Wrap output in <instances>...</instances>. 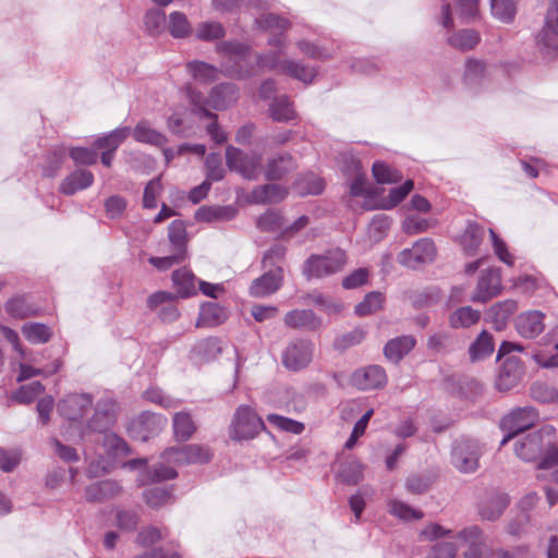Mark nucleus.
<instances>
[{
  "label": "nucleus",
  "instance_id": "9",
  "mask_svg": "<svg viewBox=\"0 0 558 558\" xmlns=\"http://www.w3.org/2000/svg\"><path fill=\"white\" fill-rule=\"evenodd\" d=\"M538 420L537 411L532 407L518 408L505 415L500 421V428L507 434L500 441L505 446L519 433L532 427Z\"/></svg>",
  "mask_w": 558,
  "mask_h": 558
},
{
  "label": "nucleus",
  "instance_id": "61",
  "mask_svg": "<svg viewBox=\"0 0 558 558\" xmlns=\"http://www.w3.org/2000/svg\"><path fill=\"white\" fill-rule=\"evenodd\" d=\"M172 497V493L167 487H151L144 492V499L153 508L161 507Z\"/></svg>",
  "mask_w": 558,
  "mask_h": 558
},
{
  "label": "nucleus",
  "instance_id": "51",
  "mask_svg": "<svg viewBox=\"0 0 558 558\" xmlns=\"http://www.w3.org/2000/svg\"><path fill=\"white\" fill-rule=\"evenodd\" d=\"M490 11L494 17L502 23L513 21L517 7L513 0H490Z\"/></svg>",
  "mask_w": 558,
  "mask_h": 558
},
{
  "label": "nucleus",
  "instance_id": "45",
  "mask_svg": "<svg viewBox=\"0 0 558 558\" xmlns=\"http://www.w3.org/2000/svg\"><path fill=\"white\" fill-rule=\"evenodd\" d=\"M324 187L323 179L314 173L301 177L294 184L295 192L301 196L320 194Z\"/></svg>",
  "mask_w": 558,
  "mask_h": 558
},
{
  "label": "nucleus",
  "instance_id": "10",
  "mask_svg": "<svg viewBox=\"0 0 558 558\" xmlns=\"http://www.w3.org/2000/svg\"><path fill=\"white\" fill-rule=\"evenodd\" d=\"M116 421V402L111 398H101L95 405V411L86 427L82 430L84 437L88 433L106 434Z\"/></svg>",
  "mask_w": 558,
  "mask_h": 558
},
{
  "label": "nucleus",
  "instance_id": "62",
  "mask_svg": "<svg viewBox=\"0 0 558 558\" xmlns=\"http://www.w3.org/2000/svg\"><path fill=\"white\" fill-rule=\"evenodd\" d=\"M366 336V331L361 327H355L351 331L341 335L335 339V348L337 350H345L350 347L361 343Z\"/></svg>",
  "mask_w": 558,
  "mask_h": 558
},
{
  "label": "nucleus",
  "instance_id": "29",
  "mask_svg": "<svg viewBox=\"0 0 558 558\" xmlns=\"http://www.w3.org/2000/svg\"><path fill=\"white\" fill-rule=\"evenodd\" d=\"M287 195V189L272 183L255 187L250 195V199L255 204H272L281 202Z\"/></svg>",
  "mask_w": 558,
  "mask_h": 558
},
{
  "label": "nucleus",
  "instance_id": "25",
  "mask_svg": "<svg viewBox=\"0 0 558 558\" xmlns=\"http://www.w3.org/2000/svg\"><path fill=\"white\" fill-rule=\"evenodd\" d=\"M295 168L296 162L294 158L289 154H281L267 161L265 178L269 181H277Z\"/></svg>",
  "mask_w": 558,
  "mask_h": 558
},
{
  "label": "nucleus",
  "instance_id": "34",
  "mask_svg": "<svg viewBox=\"0 0 558 558\" xmlns=\"http://www.w3.org/2000/svg\"><path fill=\"white\" fill-rule=\"evenodd\" d=\"M189 73L199 83L207 84L215 82L219 78L222 70L204 61H191L186 64Z\"/></svg>",
  "mask_w": 558,
  "mask_h": 558
},
{
  "label": "nucleus",
  "instance_id": "60",
  "mask_svg": "<svg viewBox=\"0 0 558 558\" xmlns=\"http://www.w3.org/2000/svg\"><path fill=\"white\" fill-rule=\"evenodd\" d=\"M267 421L280 430L292 433L294 435H300L305 428L303 423L279 414H269L267 416Z\"/></svg>",
  "mask_w": 558,
  "mask_h": 558
},
{
  "label": "nucleus",
  "instance_id": "38",
  "mask_svg": "<svg viewBox=\"0 0 558 558\" xmlns=\"http://www.w3.org/2000/svg\"><path fill=\"white\" fill-rule=\"evenodd\" d=\"M536 45L544 54H553L558 50V29L549 27L544 22V26L536 35Z\"/></svg>",
  "mask_w": 558,
  "mask_h": 558
},
{
  "label": "nucleus",
  "instance_id": "19",
  "mask_svg": "<svg viewBox=\"0 0 558 558\" xmlns=\"http://www.w3.org/2000/svg\"><path fill=\"white\" fill-rule=\"evenodd\" d=\"M488 69L484 60L468 58L464 62L462 83L466 89L477 93L487 75Z\"/></svg>",
  "mask_w": 558,
  "mask_h": 558
},
{
  "label": "nucleus",
  "instance_id": "53",
  "mask_svg": "<svg viewBox=\"0 0 558 558\" xmlns=\"http://www.w3.org/2000/svg\"><path fill=\"white\" fill-rule=\"evenodd\" d=\"M168 238L175 252L186 256V230L183 221L174 220L168 228Z\"/></svg>",
  "mask_w": 558,
  "mask_h": 558
},
{
  "label": "nucleus",
  "instance_id": "46",
  "mask_svg": "<svg viewBox=\"0 0 558 558\" xmlns=\"http://www.w3.org/2000/svg\"><path fill=\"white\" fill-rule=\"evenodd\" d=\"M305 299L322 308L328 315L339 314L343 311L344 307L341 302H338L333 298L316 291L308 293Z\"/></svg>",
  "mask_w": 558,
  "mask_h": 558
},
{
  "label": "nucleus",
  "instance_id": "27",
  "mask_svg": "<svg viewBox=\"0 0 558 558\" xmlns=\"http://www.w3.org/2000/svg\"><path fill=\"white\" fill-rule=\"evenodd\" d=\"M94 182V175L90 171L78 169L71 172L60 184V192L64 195H73L77 191L89 187Z\"/></svg>",
  "mask_w": 558,
  "mask_h": 558
},
{
  "label": "nucleus",
  "instance_id": "16",
  "mask_svg": "<svg viewBox=\"0 0 558 558\" xmlns=\"http://www.w3.org/2000/svg\"><path fill=\"white\" fill-rule=\"evenodd\" d=\"M286 326L292 329L318 331L324 328V320L312 310L295 308L289 311L283 318Z\"/></svg>",
  "mask_w": 558,
  "mask_h": 558
},
{
  "label": "nucleus",
  "instance_id": "40",
  "mask_svg": "<svg viewBox=\"0 0 558 558\" xmlns=\"http://www.w3.org/2000/svg\"><path fill=\"white\" fill-rule=\"evenodd\" d=\"M22 333L33 344L47 343L51 337V329L41 323H27L22 326Z\"/></svg>",
  "mask_w": 558,
  "mask_h": 558
},
{
  "label": "nucleus",
  "instance_id": "37",
  "mask_svg": "<svg viewBox=\"0 0 558 558\" xmlns=\"http://www.w3.org/2000/svg\"><path fill=\"white\" fill-rule=\"evenodd\" d=\"M172 426L175 438L182 441L190 439L196 430V425L191 414L185 411L178 412L173 415Z\"/></svg>",
  "mask_w": 558,
  "mask_h": 558
},
{
  "label": "nucleus",
  "instance_id": "15",
  "mask_svg": "<svg viewBox=\"0 0 558 558\" xmlns=\"http://www.w3.org/2000/svg\"><path fill=\"white\" fill-rule=\"evenodd\" d=\"M282 267L269 268L260 277L253 280L250 287V294L254 298H266L278 291L282 286Z\"/></svg>",
  "mask_w": 558,
  "mask_h": 558
},
{
  "label": "nucleus",
  "instance_id": "22",
  "mask_svg": "<svg viewBox=\"0 0 558 558\" xmlns=\"http://www.w3.org/2000/svg\"><path fill=\"white\" fill-rule=\"evenodd\" d=\"M507 494L493 490L486 495L480 505V514L484 520H497L509 505Z\"/></svg>",
  "mask_w": 558,
  "mask_h": 558
},
{
  "label": "nucleus",
  "instance_id": "36",
  "mask_svg": "<svg viewBox=\"0 0 558 558\" xmlns=\"http://www.w3.org/2000/svg\"><path fill=\"white\" fill-rule=\"evenodd\" d=\"M494 350L495 343L493 336L486 330H483L471 343L469 348V355L470 359L475 362L492 355Z\"/></svg>",
  "mask_w": 558,
  "mask_h": 558
},
{
  "label": "nucleus",
  "instance_id": "13",
  "mask_svg": "<svg viewBox=\"0 0 558 558\" xmlns=\"http://www.w3.org/2000/svg\"><path fill=\"white\" fill-rule=\"evenodd\" d=\"M93 396L89 393H69L58 403L59 414L68 421L83 418L93 408Z\"/></svg>",
  "mask_w": 558,
  "mask_h": 558
},
{
  "label": "nucleus",
  "instance_id": "54",
  "mask_svg": "<svg viewBox=\"0 0 558 558\" xmlns=\"http://www.w3.org/2000/svg\"><path fill=\"white\" fill-rule=\"evenodd\" d=\"M364 469L365 466L363 463L357 460H352L342 465L339 476L342 482L350 485H356L363 480Z\"/></svg>",
  "mask_w": 558,
  "mask_h": 558
},
{
  "label": "nucleus",
  "instance_id": "35",
  "mask_svg": "<svg viewBox=\"0 0 558 558\" xmlns=\"http://www.w3.org/2000/svg\"><path fill=\"white\" fill-rule=\"evenodd\" d=\"M195 276L186 268H181L172 274L173 287L180 298H189L196 293Z\"/></svg>",
  "mask_w": 558,
  "mask_h": 558
},
{
  "label": "nucleus",
  "instance_id": "48",
  "mask_svg": "<svg viewBox=\"0 0 558 558\" xmlns=\"http://www.w3.org/2000/svg\"><path fill=\"white\" fill-rule=\"evenodd\" d=\"M384 295L378 291H372L367 293L363 301L355 305L354 313L357 316H367L383 307L384 304Z\"/></svg>",
  "mask_w": 558,
  "mask_h": 558
},
{
  "label": "nucleus",
  "instance_id": "7",
  "mask_svg": "<svg viewBox=\"0 0 558 558\" xmlns=\"http://www.w3.org/2000/svg\"><path fill=\"white\" fill-rule=\"evenodd\" d=\"M481 454L477 440L460 438L452 445L451 463L461 473H473L478 468Z\"/></svg>",
  "mask_w": 558,
  "mask_h": 558
},
{
  "label": "nucleus",
  "instance_id": "63",
  "mask_svg": "<svg viewBox=\"0 0 558 558\" xmlns=\"http://www.w3.org/2000/svg\"><path fill=\"white\" fill-rule=\"evenodd\" d=\"M205 167H206V181H220L223 179L226 174V170L222 167L221 163V157L217 153H211L206 157L205 160Z\"/></svg>",
  "mask_w": 558,
  "mask_h": 558
},
{
  "label": "nucleus",
  "instance_id": "42",
  "mask_svg": "<svg viewBox=\"0 0 558 558\" xmlns=\"http://www.w3.org/2000/svg\"><path fill=\"white\" fill-rule=\"evenodd\" d=\"M481 318V313L471 306H462L456 310L449 317L452 328H469L475 325Z\"/></svg>",
  "mask_w": 558,
  "mask_h": 558
},
{
  "label": "nucleus",
  "instance_id": "21",
  "mask_svg": "<svg viewBox=\"0 0 558 558\" xmlns=\"http://www.w3.org/2000/svg\"><path fill=\"white\" fill-rule=\"evenodd\" d=\"M239 88L233 83H220L214 86L209 93V108L214 110H226L236 102Z\"/></svg>",
  "mask_w": 558,
  "mask_h": 558
},
{
  "label": "nucleus",
  "instance_id": "33",
  "mask_svg": "<svg viewBox=\"0 0 558 558\" xmlns=\"http://www.w3.org/2000/svg\"><path fill=\"white\" fill-rule=\"evenodd\" d=\"M130 134L131 129L129 126L117 128L108 134L98 137L94 142L93 147L95 149L116 151Z\"/></svg>",
  "mask_w": 558,
  "mask_h": 558
},
{
  "label": "nucleus",
  "instance_id": "44",
  "mask_svg": "<svg viewBox=\"0 0 558 558\" xmlns=\"http://www.w3.org/2000/svg\"><path fill=\"white\" fill-rule=\"evenodd\" d=\"M269 112L277 122H288L295 118V111L287 96L275 98L269 106Z\"/></svg>",
  "mask_w": 558,
  "mask_h": 558
},
{
  "label": "nucleus",
  "instance_id": "4",
  "mask_svg": "<svg viewBox=\"0 0 558 558\" xmlns=\"http://www.w3.org/2000/svg\"><path fill=\"white\" fill-rule=\"evenodd\" d=\"M345 263V253L340 248L331 250L324 255H311L303 265V275L307 279L323 278L342 270Z\"/></svg>",
  "mask_w": 558,
  "mask_h": 558
},
{
  "label": "nucleus",
  "instance_id": "14",
  "mask_svg": "<svg viewBox=\"0 0 558 558\" xmlns=\"http://www.w3.org/2000/svg\"><path fill=\"white\" fill-rule=\"evenodd\" d=\"M501 288L500 270L497 268L488 269L481 275L476 290L471 296V301L486 303L497 296Z\"/></svg>",
  "mask_w": 558,
  "mask_h": 558
},
{
  "label": "nucleus",
  "instance_id": "23",
  "mask_svg": "<svg viewBox=\"0 0 558 558\" xmlns=\"http://www.w3.org/2000/svg\"><path fill=\"white\" fill-rule=\"evenodd\" d=\"M122 486L113 480H105L88 485L85 488V499L88 502H104L120 495Z\"/></svg>",
  "mask_w": 558,
  "mask_h": 558
},
{
  "label": "nucleus",
  "instance_id": "1",
  "mask_svg": "<svg viewBox=\"0 0 558 558\" xmlns=\"http://www.w3.org/2000/svg\"><path fill=\"white\" fill-rule=\"evenodd\" d=\"M514 451L524 461H536L541 458L538 469L554 468L558 464L555 428L547 425L525 435L515 441Z\"/></svg>",
  "mask_w": 558,
  "mask_h": 558
},
{
  "label": "nucleus",
  "instance_id": "64",
  "mask_svg": "<svg viewBox=\"0 0 558 558\" xmlns=\"http://www.w3.org/2000/svg\"><path fill=\"white\" fill-rule=\"evenodd\" d=\"M166 14L158 9L149 10L145 14L144 25L150 35H158L165 27Z\"/></svg>",
  "mask_w": 558,
  "mask_h": 558
},
{
  "label": "nucleus",
  "instance_id": "24",
  "mask_svg": "<svg viewBox=\"0 0 558 558\" xmlns=\"http://www.w3.org/2000/svg\"><path fill=\"white\" fill-rule=\"evenodd\" d=\"M4 308L7 313L17 319H24L36 316L39 308L29 300L26 294L14 295L5 302Z\"/></svg>",
  "mask_w": 558,
  "mask_h": 558
},
{
  "label": "nucleus",
  "instance_id": "20",
  "mask_svg": "<svg viewBox=\"0 0 558 558\" xmlns=\"http://www.w3.org/2000/svg\"><path fill=\"white\" fill-rule=\"evenodd\" d=\"M544 318L545 314L539 311H527L517 317L515 329L523 338H536L545 328Z\"/></svg>",
  "mask_w": 558,
  "mask_h": 558
},
{
  "label": "nucleus",
  "instance_id": "6",
  "mask_svg": "<svg viewBox=\"0 0 558 558\" xmlns=\"http://www.w3.org/2000/svg\"><path fill=\"white\" fill-rule=\"evenodd\" d=\"M226 163L232 171L239 172L247 180H256L262 170V155L255 151L244 153L229 145L226 148Z\"/></svg>",
  "mask_w": 558,
  "mask_h": 558
},
{
  "label": "nucleus",
  "instance_id": "30",
  "mask_svg": "<svg viewBox=\"0 0 558 558\" xmlns=\"http://www.w3.org/2000/svg\"><path fill=\"white\" fill-rule=\"evenodd\" d=\"M185 95L192 106L193 113L198 116L199 118L206 119H217L218 116L210 110L209 107V96L205 97L203 93L196 89L191 84H186L184 86Z\"/></svg>",
  "mask_w": 558,
  "mask_h": 558
},
{
  "label": "nucleus",
  "instance_id": "41",
  "mask_svg": "<svg viewBox=\"0 0 558 558\" xmlns=\"http://www.w3.org/2000/svg\"><path fill=\"white\" fill-rule=\"evenodd\" d=\"M193 352L201 361L215 360L222 352L221 342L218 338L203 339L194 345Z\"/></svg>",
  "mask_w": 558,
  "mask_h": 558
},
{
  "label": "nucleus",
  "instance_id": "31",
  "mask_svg": "<svg viewBox=\"0 0 558 558\" xmlns=\"http://www.w3.org/2000/svg\"><path fill=\"white\" fill-rule=\"evenodd\" d=\"M485 236L484 227L476 222H469L462 236L461 245L468 256H473L481 246Z\"/></svg>",
  "mask_w": 558,
  "mask_h": 558
},
{
  "label": "nucleus",
  "instance_id": "11",
  "mask_svg": "<svg viewBox=\"0 0 558 558\" xmlns=\"http://www.w3.org/2000/svg\"><path fill=\"white\" fill-rule=\"evenodd\" d=\"M167 424V418L149 411L142 412L128 427L132 438L146 441L157 435Z\"/></svg>",
  "mask_w": 558,
  "mask_h": 558
},
{
  "label": "nucleus",
  "instance_id": "49",
  "mask_svg": "<svg viewBox=\"0 0 558 558\" xmlns=\"http://www.w3.org/2000/svg\"><path fill=\"white\" fill-rule=\"evenodd\" d=\"M373 177L379 184L396 183L402 174L384 161H375L372 168Z\"/></svg>",
  "mask_w": 558,
  "mask_h": 558
},
{
  "label": "nucleus",
  "instance_id": "28",
  "mask_svg": "<svg viewBox=\"0 0 558 558\" xmlns=\"http://www.w3.org/2000/svg\"><path fill=\"white\" fill-rule=\"evenodd\" d=\"M133 138L143 144H148L156 147H163L168 143L165 134L151 128L146 120L140 121L133 131H131Z\"/></svg>",
  "mask_w": 558,
  "mask_h": 558
},
{
  "label": "nucleus",
  "instance_id": "32",
  "mask_svg": "<svg viewBox=\"0 0 558 558\" xmlns=\"http://www.w3.org/2000/svg\"><path fill=\"white\" fill-rule=\"evenodd\" d=\"M227 318L222 306L214 302L203 304L197 319V327H214L223 323Z\"/></svg>",
  "mask_w": 558,
  "mask_h": 558
},
{
  "label": "nucleus",
  "instance_id": "47",
  "mask_svg": "<svg viewBox=\"0 0 558 558\" xmlns=\"http://www.w3.org/2000/svg\"><path fill=\"white\" fill-rule=\"evenodd\" d=\"M146 480H140L141 484L146 482H162L173 480L178 476V472L171 463L162 462L153 465L146 473Z\"/></svg>",
  "mask_w": 558,
  "mask_h": 558
},
{
  "label": "nucleus",
  "instance_id": "3",
  "mask_svg": "<svg viewBox=\"0 0 558 558\" xmlns=\"http://www.w3.org/2000/svg\"><path fill=\"white\" fill-rule=\"evenodd\" d=\"M524 348L520 344L504 341L497 352V360L500 361L499 373L496 379V388L499 391H509L521 380L524 368L520 359L511 355L512 352H522Z\"/></svg>",
  "mask_w": 558,
  "mask_h": 558
},
{
  "label": "nucleus",
  "instance_id": "59",
  "mask_svg": "<svg viewBox=\"0 0 558 558\" xmlns=\"http://www.w3.org/2000/svg\"><path fill=\"white\" fill-rule=\"evenodd\" d=\"M104 447L109 454L114 457H122L130 453L126 441L114 433L105 434Z\"/></svg>",
  "mask_w": 558,
  "mask_h": 558
},
{
  "label": "nucleus",
  "instance_id": "8",
  "mask_svg": "<svg viewBox=\"0 0 558 558\" xmlns=\"http://www.w3.org/2000/svg\"><path fill=\"white\" fill-rule=\"evenodd\" d=\"M315 345L308 339L296 338L291 340L282 351V365L291 372L306 368L314 356Z\"/></svg>",
  "mask_w": 558,
  "mask_h": 558
},
{
  "label": "nucleus",
  "instance_id": "57",
  "mask_svg": "<svg viewBox=\"0 0 558 558\" xmlns=\"http://www.w3.org/2000/svg\"><path fill=\"white\" fill-rule=\"evenodd\" d=\"M280 56H281L280 51H269L266 53H257L255 57L256 66L259 70L276 71L277 73L282 74L283 60H281Z\"/></svg>",
  "mask_w": 558,
  "mask_h": 558
},
{
  "label": "nucleus",
  "instance_id": "26",
  "mask_svg": "<svg viewBox=\"0 0 558 558\" xmlns=\"http://www.w3.org/2000/svg\"><path fill=\"white\" fill-rule=\"evenodd\" d=\"M415 343L416 340L412 336L393 338L384 348L385 357L397 364L415 347Z\"/></svg>",
  "mask_w": 558,
  "mask_h": 558
},
{
  "label": "nucleus",
  "instance_id": "43",
  "mask_svg": "<svg viewBox=\"0 0 558 558\" xmlns=\"http://www.w3.org/2000/svg\"><path fill=\"white\" fill-rule=\"evenodd\" d=\"M282 74L289 75L305 84H310L316 76V70L314 68H308L299 62L286 59L283 60L282 64Z\"/></svg>",
  "mask_w": 558,
  "mask_h": 558
},
{
  "label": "nucleus",
  "instance_id": "18",
  "mask_svg": "<svg viewBox=\"0 0 558 558\" xmlns=\"http://www.w3.org/2000/svg\"><path fill=\"white\" fill-rule=\"evenodd\" d=\"M457 539L461 546H466V550L463 553L464 558H482L485 548V541L482 530L476 526H468L461 530Z\"/></svg>",
  "mask_w": 558,
  "mask_h": 558
},
{
  "label": "nucleus",
  "instance_id": "56",
  "mask_svg": "<svg viewBox=\"0 0 558 558\" xmlns=\"http://www.w3.org/2000/svg\"><path fill=\"white\" fill-rule=\"evenodd\" d=\"M45 391V387L40 381H32L21 386L13 395V399L20 403L27 404L33 402L39 395Z\"/></svg>",
  "mask_w": 558,
  "mask_h": 558
},
{
  "label": "nucleus",
  "instance_id": "50",
  "mask_svg": "<svg viewBox=\"0 0 558 558\" xmlns=\"http://www.w3.org/2000/svg\"><path fill=\"white\" fill-rule=\"evenodd\" d=\"M168 28L172 37L184 38L192 32V27L187 21V17L182 12H171L169 14Z\"/></svg>",
  "mask_w": 558,
  "mask_h": 558
},
{
  "label": "nucleus",
  "instance_id": "39",
  "mask_svg": "<svg viewBox=\"0 0 558 558\" xmlns=\"http://www.w3.org/2000/svg\"><path fill=\"white\" fill-rule=\"evenodd\" d=\"M481 40L478 32L474 29H461L450 35L447 39L448 44L459 50H471L477 46Z\"/></svg>",
  "mask_w": 558,
  "mask_h": 558
},
{
  "label": "nucleus",
  "instance_id": "55",
  "mask_svg": "<svg viewBox=\"0 0 558 558\" xmlns=\"http://www.w3.org/2000/svg\"><path fill=\"white\" fill-rule=\"evenodd\" d=\"M61 367V361L56 360L51 366L46 368H36L27 364H20V374L17 376V381H24L31 379L35 376H50L57 373Z\"/></svg>",
  "mask_w": 558,
  "mask_h": 558
},
{
  "label": "nucleus",
  "instance_id": "52",
  "mask_svg": "<svg viewBox=\"0 0 558 558\" xmlns=\"http://www.w3.org/2000/svg\"><path fill=\"white\" fill-rule=\"evenodd\" d=\"M388 511L390 514L403 520V521H412L420 520L423 518V512L412 508L408 504L391 499L388 501Z\"/></svg>",
  "mask_w": 558,
  "mask_h": 558
},
{
  "label": "nucleus",
  "instance_id": "2",
  "mask_svg": "<svg viewBox=\"0 0 558 558\" xmlns=\"http://www.w3.org/2000/svg\"><path fill=\"white\" fill-rule=\"evenodd\" d=\"M216 50L226 58L221 63L225 76L246 80L256 74L255 65L250 61V46L236 40H228L218 43Z\"/></svg>",
  "mask_w": 558,
  "mask_h": 558
},
{
  "label": "nucleus",
  "instance_id": "12",
  "mask_svg": "<svg viewBox=\"0 0 558 558\" xmlns=\"http://www.w3.org/2000/svg\"><path fill=\"white\" fill-rule=\"evenodd\" d=\"M436 255L435 243L427 238L416 241L411 248H404L398 254V262L409 268H417L420 265L430 263Z\"/></svg>",
  "mask_w": 558,
  "mask_h": 558
},
{
  "label": "nucleus",
  "instance_id": "5",
  "mask_svg": "<svg viewBox=\"0 0 558 558\" xmlns=\"http://www.w3.org/2000/svg\"><path fill=\"white\" fill-rule=\"evenodd\" d=\"M265 425L263 420L248 405H240L232 417L229 434L234 440H248L256 437Z\"/></svg>",
  "mask_w": 558,
  "mask_h": 558
},
{
  "label": "nucleus",
  "instance_id": "17",
  "mask_svg": "<svg viewBox=\"0 0 558 558\" xmlns=\"http://www.w3.org/2000/svg\"><path fill=\"white\" fill-rule=\"evenodd\" d=\"M353 386L360 390H371L383 387L387 383L385 369L379 365H369L356 369L351 377Z\"/></svg>",
  "mask_w": 558,
  "mask_h": 558
},
{
  "label": "nucleus",
  "instance_id": "58",
  "mask_svg": "<svg viewBox=\"0 0 558 558\" xmlns=\"http://www.w3.org/2000/svg\"><path fill=\"white\" fill-rule=\"evenodd\" d=\"M256 226L260 231H277L283 228V217L277 210H267L257 218Z\"/></svg>",
  "mask_w": 558,
  "mask_h": 558
}]
</instances>
